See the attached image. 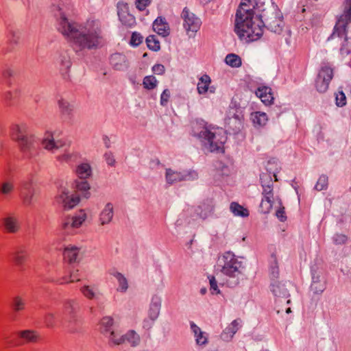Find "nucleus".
I'll use <instances>...</instances> for the list:
<instances>
[{
	"label": "nucleus",
	"mask_w": 351,
	"mask_h": 351,
	"mask_svg": "<svg viewBox=\"0 0 351 351\" xmlns=\"http://www.w3.org/2000/svg\"><path fill=\"white\" fill-rule=\"evenodd\" d=\"M264 27L280 34L283 27L282 16L274 6L268 8L261 0H243L236 12L234 32L246 43L258 40Z\"/></svg>",
	"instance_id": "obj_1"
},
{
	"label": "nucleus",
	"mask_w": 351,
	"mask_h": 351,
	"mask_svg": "<svg viewBox=\"0 0 351 351\" xmlns=\"http://www.w3.org/2000/svg\"><path fill=\"white\" fill-rule=\"evenodd\" d=\"M51 12L57 18L58 31L71 43L77 51L100 48L104 43V34L97 21L77 23L67 18L60 5H53Z\"/></svg>",
	"instance_id": "obj_2"
},
{
	"label": "nucleus",
	"mask_w": 351,
	"mask_h": 351,
	"mask_svg": "<svg viewBox=\"0 0 351 351\" xmlns=\"http://www.w3.org/2000/svg\"><path fill=\"white\" fill-rule=\"evenodd\" d=\"M351 23V0H345L343 13L338 18L330 38L341 39L340 53L343 56L351 52V38L348 36L349 25Z\"/></svg>",
	"instance_id": "obj_3"
},
{
	"label": "nucleus",
	"mask_w": 351,
	"mask_h": 351,
	"mask_svg": "<svg viewBox=\"0 0 351 351\" xmlns=\"http://www.w3.org/2000/svg\"><path fill=\"white\" fill-rule=\"evenodd\" d=\"M218 267L221 272L227 276L230 283L237 285L243 276V262L232 252H226L218 259Z\"/></svg>",
	"instance_id": "obj_4"
},
{
	"label": "nucleus",
	"mask_w": 351,
	"mask_h": 351,
	"mask_svg": "<svg viewBox=\"0 0 351 351\" xmlns=\"http://www.w3.org/2000/svg\"><path fill=\"white\" fill-rule=\"evenodd\" d=\"M41 143L44 149L53 154L59 149L64 148V153L56 157L60 162L72 163L76 162L78 158V154L76 152H69L66 149L69 144L64 139L58 138L56 132H47L43 138Z\"/></svg>",
	"instance_id": "obj_5"
},
{
	"label": "nucleus",
	"mask_w": 351,
	"mask_h": 351,
	"mask_svg": "<svg viewBox=\"0 0 351 351\" xmlns=\"http://www.w3.org/2000/svg\"><path fill=\"white\" fill-rule=\"evenodd\" d=\"M11 136L25 157L33 158L36 155L35 138L29 133V128L26 124L22 123L13 126Z\"/></svg>",
	"instance_id": "obj_6"
},
{
	"label": "nucleus",
	"mask_w": 351,
	"mask_h": 351,
	"mask_svg": "<svg viewBox=\"0 0 351 351\" xmlns=\"http://www.w3.org/2000/svg\"><path fill=\"white\" fill-rule=\"evenodd\" d=\"M195 136L202 143L207 152H220L223 149V144L227 140L224 132L219 129H209L204 127Z\"/></svg>",
	"instance_id": "obj_7"
},
{
	"label": "nucleus",
	"mask_w": 351,
	"mask_h": 351,
	"mask_svg": "<svg viewBox=\"0 0 351 351\" xmlns=\"http://www.w3.org/2000/svg\"><path fill=\"white\" fill-rule=\"evenodd\" d=\"M271 172L263 173L260 176L262 186V199L260 204V210L263 213H268L272 208L274 197V182L271 176Z\"/></svg>",
	"instance_id": "obj_8"
},
{
	"label": "nucleus",
	"mask_w": 351,
	"mask_h": 351,
	"mask_svg": "<svg viewBox=\"0 0 351 351\" xmlns=\"http://www.w3.org/2000/svg\"><path fill=\"white\" fill-rule=\"evenodd\" d=\"M86 217V213L84 210H80L75 215L66 217L62 222V230L66 234H73L75 232V230L82 225Z\"/></svg>",
	"instance_id": "obj_9"
},
{
	"label": "nucleus",
	"mask_w": 351,
	"mask_h": 351,
	"mask_svg": "<svg viewBox=\"0 0 351 351\" xmlns=\"http://www.w3.org/2000/svg\"><path fill=\"white\" fill-rule=\"evenodd\" d=\"M182 18L183 19V27L185 29L187 35L193 37L195 34L199 29L202 21L199 18L196 16L195 14L190 12L186 8L182 10Z\"/></svg>",
	"instance_id": "obj_10"
},
{
	"label": "nucleus",
	"mask_w": 351,
	"mask_h": 351,
	"mask_svg": "<svg viewBox=\"0 0 351 351\" xmlns=\"http://www.w3.org/2000/svg\"><path fill=\"white\" fill-rule=\"evenodd\" d=\"M64 306L65 313L68 315V325L66 326L68 332L70 333H75L77 332V329L75 326L78 325L80 323L75 315V313L80 308L79 304L75 300H67L65 301Z\"/></svg>",
	"instance_id": "obj_11"
},
{
	"label": "nucleus",
	"mask_w": 351,
	"mask_h": 351,
	"mask_svg": "<svg viewBox=\"0 0 351 351\" xmlns=\"http://www.w3.org/2000/svg\"><path fill=\"white\" fill-rule=\"evenodd\" d=\"M197 178V173L193 170L178 171L168 168L165 171V180L169 184L185 180H195Z\"/></svg>",
	"instance_id": "obj_12"
},
{
	"label": "nucleus",
	"mask_w": 351,
	"mask_h": 351,
	"mask_svg": "<svg viewBox=\"0 0 351 351\" xmlns=\"http://www.w3.org/2000/svg\"><path fill=\"white\" fill-rule=\"evenodd\" d=\"M20 195L23 204L26 206H30L37 200L38 191L34 188L32 181L25 180L21 184Z\"/></svg>",
	"instance_id": "obj_13"
},
{
	"label": "nucleus",
	"mask_w": 351,
	"mask_h": 351,
	"mask_svg": "<svg viewBox=\"0 0 351 351\" xmlns=\"http://www.w3.org/2000/svg\"><path fill=\"white\" fill-rule=\"evenodd\" d=\"M333 77V71L331 68L324 66L319 70L315 81V87L318 92L325 93Z\"/></svg>",
	"instance_id": "obj_14"
},
{
	"label": "nucleus",
	"mask_w": 351,
	"mask_h": 351,
	"mask_svg": "<svg viewBox=\"0 0 351 351\" xmlns=\"http://www.w3.org/2000/svg\"><path fill=\"white\" fill-rule=\"evenodd\" d=\"M161 304L162 299L160 296L155 295L152 298L147 312L148 318L152 322L149 323V320L145 319L143 322L144 328H151L153 323L158 319L160 312Z\"/></svg>",
	"instance_id": "obj_15"
},
{
	"label": "nucleus",
	"mask_w": 351,
	"mask_h": 351,
	"mask_svg": "<svg viewBox=\"0 0 351 351\" xmlns=\"http://www.w3.org/2000/svg\"><path fill=\"white\" fill-rule=\"evenodd\" d=\"M117 14L123 25L131 27L136 24V19L129 12V5L127 3L118 2Z\"/></svg>",
	"instance_id": "obj_16"
},
{
	"label": "nucleus",
	"mask_w": 351,
	"mask_h": 351,
	"mask_svg": "<svg viewBox=\"0 0 351 351\" xmlns=\"http://www.w3.org/2000/svg\"><path fill=\"white\" fill-rule=\"evenodd\" d=\"M312 282L311 291L314 294H321L326 288V280L322 273L319 271L312 270Z\"/></svg>",
	"instance_id": "obj_17"
},
{
	"label": "nucleus",
	"mask_w": 351,
	"mask_h": 351,
	"mask_svg": "<svg viewBox=\"0 0 351 351\" xmlns=\"http://www.w3.org/2000/svg\"><path fill=\"white\" fill-rule=\"evenodd\" d=\"M57 64L64 78L69 77V70L71 67L72 62L70 53L66 50L60 51L57 58Z\"/></svg>",
	"instance_id": "obj_18"
},
{
	"label": "nucleus",
	"mask_w": 351,
	"mask_h": 351,
	"mask_svg": "<svg viewBox=\"0 0 351 351\" xmlns=\"http://www.w3.org/2000/svg\"><path fill=\"white\" fill-rule=\"evenodd\" d=\"M291 286L289 282L273 281L270 285V290L276 298H287L289 297V288Z\"/></svg>",
	"instance_id": "obj_19"
},
{
	"label": "nucleus",
	"mask_w": 351,
	"mask_h": 351,
	"mask_svg": "<svg viewBox=\"0 0 351 351\" xmlns=\"http://www.w3.org/2000/svg\"><path fill=\"white\" fill-rule=\"evenodd\" d=\"M190 328L193 335L195 344L201 348L206 347L208 343V335L203 331L193 322H190Z\"/></svg>",
	"instance_id": "obj_20"
},
{
	"label": "nucleus",
	"mask_w": 351,
	"mask_h": 351,
	"mask_svg": "<svg viewBox=\"0 0 351 351\" xmlns=\"http://www.w3.org/2000/svg\"><path fill=\"white\" fill-rule=\"evenodd\" d=\"M59 202L65 209L73 208L80 202V197L76 194H70L66 190H63L59 195Z\"/></svg>",
	"instance_id": "obj_21"
},
{
	"label": "nucleus",
	"mask_w": 351,
	"mask_h": 351,
	"mask_svg": "<svg viewBox=\"0 0 351 351\" xmlns=\"http://www.w3.org/2000/svg\"><path fill=\"white\" fill-rule=\"evenodd\" d=\"M110 64L117 71H125L128 67V62L125 56L121 53H114L110 59Z\"/></svg>",
	"instance_id": "obj_22"
},
{
	"label": "nucleus",
	"mask_w": 351,
	"mask_h": 351,
	"mask_svg": "<svg viewBox=\"0 0 351 351\" xmlns=\"http://www.w3.org/2000/svg\"><path fill=\"white\" fill-rule=\"evenodd\" d=\"M80 291L89 300H99L103 295L99 287L96 285H84L80 289Z\"/></svg>",
	"instance_id": "obj_23"
},
{
	"label": "nucleus",
	"mask_w": 351,
	"mask_h": 351,
	"mask_svg": "<svg viewBox=\"0 0 351 351\" xmlns=\"http://www.w3.org/2000/svg\"><path fill=\"white\" fill-rule=\"evenodd\" d=\"M114 216V206L110 202L107 203L104 208L101 210L99 217V221L101 226H104L110 223Z\"/></svg>",
	"instance_id": "obj_24"
},
{
	"label": "nucleus",
	"mask_w": 351,
	"mask_h": 351,
	"mask_svg": "<svg viewBox=\"0 0 351 351\" xmlns=\"http://www.w3.org/2000/svg\"><path fill=\"white\" fill-rule=\"evenodd\" d=\"M153 29L159 35L164 37L167 36L170 33L169 24L165 18L158 16L153 23Z\"/></svg>",
	"instance_id": "obj_25"
},
{
	"label": "nucleus",
	"mask_w": 351,
	"mask_h": 351,
	"mask_svg": "<svg viewBox=\"0 0 351 351\" xmlns=\"http://www.w3.org/2000/svg\"><path fill=\"white\" fill-rule=\"evenodd\" d=\"M81 249L73 245H69L65 247L63 252L65 260L70 263L77 262L80 260Z\"/></svg>",
	"instance_id": "obj_26"
},
{
	"label": "nucleus",
	"mask_w": 351,
	"mask_h": 351,
	"mask_svg": "<svg viewBox=\"0 0 351 351\" xmlns=\"http://www.w3.org/2000/svg\"><path fill=\"white\" fill-rule=\"evenodd\" d=\"M5 230L9 233H16L20 229V225L16 217L8 215L3 219Z\"/></svg>",
	"instance_id": "obj_27"
},
{
	"label": "nucleus",
	"mask_w": 351,
	"mask_h": 351,
	"mask_svg": "<svg viewBox=\"0 0 351 351\" xmlns=\"http://www.w3.org/2000/svg\"><path fill=\"white\" fill-rule=\"evenodd\" d=\"M256 95L265 105H270L274 100L271 89L268 86L258 88L256 90Z\"/></svg>",
	"instance_id": "obj_28"
},
{
	"label": "nucleus",
	"mask_w": 351,
	"mask_h": 351,
	"mask_svg": "<svg viewBox=\"0 0 351 351\" xmlns=\"http://www.w3.org/2000/svg\"><path fill=\"white\" fill-rule=\"evenodd\" d=\"M58 104L62 117L66 120H71L74 110L73 104L63 99H59Z\"/></svg>",
	"instance_id": "obj_29"
},
{
	"label": "nucleus",
	"mask_w": 351,
	"mask_h": 351,
	"mask_svg": "<svg viewBox=\"0 0 351 351\" xmlns=\"http://www.w3.org/2000/svg\"><path fill=\"white\" fill-rule=\"evenodd\" d=\"M75 173L79 179L86 180L91 177L93 169L88 162H82L77 165L75 168Z\"/></svg>",
	"instance_id": "obj_30"
},
{
	"label": "nucleus",
	"mask_w": 351,
	"mask_h": 351,
	"mask_svg": "<svg viewBox=\"0 0 351 351\" xmlns=\"http://www.w3.org/2000/svg\"><path fill=\"white\" fill-rule=\"evenodd\" d=\"M240 321L239 319L233 320L231 324L227 326L221 335V338L224 341H230L239 328Z\"/></svg>",
	"instance_id": "obj_31"
},
{
	"label": "nucleus",
	"mask_w": 351,
	"mask_h": 351,
	"mask_svg": "<svg viewBox=\"0 0 351 351\" xmlns=\"http://www.w3.org/2000/svg\"><path fill=\"white\" fill-rule=\"evenodd\" d=\"M11 256L14 263L21 266L25 263L27 257L26 248L24 246H19L16 247Z\"/></svg>",
	"instance_id": "obj_32"
},
{
	"label": "nucleus",
	"mask_w": 351,
	"mask_h": 351,
	"mask_svg": "<svg viewBox=\"0 0 351 351\" xmlns=\"http://www.w3.org/2000/svg\"><path fill=\"white\" fill-rule=\"evenodd\" d=\"M18 335L25 343H36L40 339L39 334L33 330H21L19 332Z\"/></svg>",
	"instance_id": "obj_33"
},
{
	"label": "nucleus",
	"mask_w": 351,
	"mask_h": 351,
	"mask_svg": "<svg viewBox=\"0 0 351 351\" xmlns=\"http://www.w3.org/2000/svg\"><path fill=\"white\" fill-rule=\"evenodd\" d=\"M250 118L255 127L265 126L268 121L267 114L259 111L252 112Z\"/></svg>",
	"instance_id": "obj_34"
},
{
	"label": "nucleus",
	"mask_w": 351,
	"mask_h": 351,
	"mask_svg": "<svg viewBox=\"0 0 351 351\" xmlns=\"http://www.w3.org/2000/svg\"><path fill=\"white\" fill-rule=\"evenodd\" d=\"M211 84V79L209 75L204 74L199 78L197 85V90L199 95H204L208 92V86Z\"/></svg>",
	"instance_id": "obj_35"
},
{
	"label": "nucleus",
	"mask_w": 351,
	"mask_h": 351,
	"mask_svg": "<svg viewBox=\"0 0 351 351\" xmlns=\"http://www.w3.org/2000/svg\"><path fill=\"white\" fill-rule=\"evenodd\" d=\"M214 210V206L210 201L202 203L196 210L198 215L202 219L207 218Z\"/></svg>",
	"instance_id": "obj_36"
},
{
	"label": "nucleus",
	"mask_w": 351,
	"mask_h": 351,
	"mask_svg": "<svg viewBox=\"0 0 351 351\" xmlns=\"http://www.w3.org/2000/svg\"><path fill=\"white\" fill-rule=\"evenodd\" d=\"M140 342V336L133 330H129L123 335V343H128L132 347H136Z\"/></svg>",
	"instance_id": "obj_37"
},
{
	"label": "nucleus",
	"mask_w": 351,
	"mask_h": 351,
	"mask_svg": "<svg viewBox=\"0 0 351 351\" xmlns=\"http://www.w3.org/2000/svg\"><path fill=\"white\" fill-rule=\"evenodd\" d=\"M90 184L86 180H76L75 189L77 193H80L86 198L90 196Z\"/></svg>",
	"instance_id": "obj_38"
},
{
	"label": "nucleus",
	"mask_w": 351,
	"mask_h": 351,
	"mask_svg": "<svg viewBox=\"0 0 351 351\" xmlns=\"http://www.w3.org/2000/svg\"><path fill=\"white\" fill-rule=\"evenodd\" d=\"M230 211L234 216L246 217L249 216V211L247 208H244L237 202H232L230 206Z\"/></svg>",
	"instance_id": "obj_39"
},
{
	"label": "nucleus",
	"mask_w": 351,
	"mask_h": 351,
	"mask_svg": "<svg viewBox=\"0 0 351 351\" xmlns=\"http://www.w3.org/2000/svg\"><path fill=\"white\" fill-rule=\"evenodd\" d=\"M14 189V185L12 182L5 180L0 183V195L4 197H8Z\"/></svg>",
	"instance_id": "obj_40"
},
{
	"label": "nucleus",
	"mask_w": 351,
	"mask_h": 351,
	"mask_svg": "<svg viewBox=\"0 0 351 351\" xmlns=\"http://www.w3.org/2000/svg\"><path fill=\"white\" fill-rule=\"evenodd\" d=\"M113 325V319L110 317H104L102 318L100 322V331L101 333L106 335H108L112 330Z\"/></svg>",
	"instance_id": "obj_41"
},
{
	"label": "nucleus",
	"mask_w": 351,
	"mask_h": 351,
	"mask_svg": "<svg viewBox=\"0 0 351 351\" xmlns=\"http://www.w3.org/2000/svg\"><path fill=\"white\" fill-rule=\"evenodd\" d=\"M269 274L271 279V282L277 281L276 278H278L279 276V269L277 262V258L276 256L274 254L271 256L270 261V266H269Z\"/></svg>",
	"instance_id": "obj_42"
},
{
	"label": "nucleus",
	"mask_w": 351,
	"mask_h": 351,
	"mask_svg": "<svg viewBox=\"0 0 351 351\" xmlns=\"http://www.w3.org/2000/svg\"><path fill=\"white\" fill-rule=\"evenodd\" d=\"M112 275L117 279L119 284L117 290L121 292H125L128 289L127 278L122 274L117 271L114 272Z\"/></svg>",
	"instance_id": "obj_43"
},
{
	"label": "nucleus",
	"mask_w": 351,
	"mask_h": 351,
	"mask_svg": "<svg viewBox=\"0 0 351 351\" xmlns=\"http://www.w3.org/2000/svg\"><path fill=\"white\" fill-rule=\"evenodd\" d=\"M226 63L231 67L237 68L241 65V58L234 53H230L226 56Z\"/></svg>",
	"instance_id": "obj_44"
},
{
	"label": "nucleus",
	"mask_w": 351,
	"mask_h": 351,
	"mask_svg": "<svg viewBox=\"0 0 351 351\" xmlns=\"http://www.w3.org/2000/svg\"><path fill=\"white\" fill-rule=\"evenodd\" d=\"M158 84V82L154 75L145 76L143 80V87L147 90H152L155 88Z\"/></svg>",
	"instance_id": "obj_45"
},
{
	"label": "nucleus",
	"mask_w": 351,
	"mask_h": 351,
	"mask_svg": "<svg viewBox=\"0 0 351 351\" xmlns=\"http://www.w3.org/2000/svg\"><path fill=\"white\" fill-rule=\"evenodd\" d=\"M146 43L147 47L154 51H158L160 49V42L154 35L147 37Z\"/></svg>",
	"instance_id": "obj_46"
},
{
	"label": "nucleus",
	"mask_w": 351,
	"mask_h": 351,
	"mask_svg": "<svg viewBox=\"0 0 351 351\" xmlns=\"http://www.w3.org/2000/svg\"><path fill=\"white\" fill-rule=\"evenodd\" d=\"M227 123L229 125L230 128L232 130L234 133L240 131L242 127V121L237 116L230 118Z\"/></svg>",
	"instance_id": "obj_47"
},
{
	"label": "nucleus",
	"mask_w": 351,
	"mask_h": 351,
	"mask_svg": "<svg viewBox=\"0 0 351 351\" xmlns=\"http://www.w3.org/2000/svg\"><path fill=\"white\" fill-rule=\"evenodd\" d=\"M12 307L15 311H20L24 309L25 301L21 296H15L12 299Z\"/></svg>",
	"instance_id": "obj_48"
},
{
	"label": "nucleus",
	"mask_w": 351,
	"mask_h": 351,
	"mask_svg": "<svg viewBox=\"0 0 351 351\" xmlns=\"http://www.w3.org/2000/svg\"><path fill=\"white\" fill-rule=\"evenodd\" d=\"M328 184V179L326 175H322L319 176L315 186V189L317 191H322L327 189Z\"/></svg>",
	"instance_id": "obj_49"
},
{
	"label": "nucleus",
	"mask_w": 351,
	"mask_h": 351,
	"mask_svg": "<svg viewBox=\"0 0 351 351\" xmlns=\"http://www.w3.org/2000/svg\"><path fill=\"white\" fill-rule=\"evenodd\" d=\"M109 341L114 345H121L123 343V335H119L114 331H110L108 335H107Z\"/></svg>",
	"instance_id": "obj_50"
},
{
	"label": "nucleus",
	"mask_w": 351,
	"mask_h": 351,
	"mask_svg": "<svg viewBox=\"0 0 351 351\" xmlns=\"http://www.w3.org/2000/svg\"><path fill=\"white\" fill-rule=\"evenodd\" d=\"M332 242L335 245H343L348 241V237L344 234L336 233L332 237Z\"/></svg>",
	"instance_id": "obj_51"
},
{
	"label": "nucleus",
	"mask_w": 351,
	"mask_h": 351,
	"mask_svg": "<svg viewBox=\"0 0 351 351\" xmlns=\"http://www.w3.org/2000/svg\"><path fill=\"white\" fill-rule=\"evenodd\" d=\"M44 322L48 328H53L56 326V315L53 313H47L44 317Z\"/></svg>",
	"instance_id": "obj_52"
},
{
	"label": "nucleus",
	"mask_w": 351,
	"mask_h": 351,
	"mask_svg": "<svg viewBox=\"0 0 351 351\" xmlns=\"http://www.w3.org/2000/svg\"><path fill=\"white\" fill-rule=\"evenodd\" d=\"M21 33L19 30H11L9 40L12 44L16 45L19 43Z\"/></svg>",
	"instance_id": "obj_53"
},
{
	"label": "nucleus",
	"mask_w": 351,
	"mask_h": 351,
	"mask_svg": "<svg viewBox=\"0 0 351 351\" xmlns=\"http://www.w3.org/2000/svg\"><path fill=\"white\" fill-rule=\"evenodd\" d=\"M143 40V37L137 32H134L132 34L130 45L134 47L139 45Z\"/></svg>",
	"instance_id": "obj_54"
},
{
	"label": "nucleus",
	"mask_w": 351,
	"mask_h": 351,
	"mask_svg": "<svg viewBox=\"0 0 351 351\" xmlns=\"http://www.w3.org/2000/svg\"><path fill=\"white\" fill-rule=\"evenodd\" d=\"M170 96V90L169 89H165L160 95V105L162 106H166L169 100Z\"/></svg>",
	"instance_id": "obj_55"
},
{
	"label": "nucleus",
	"mask_w": 351,
	"mask_h": 351,
	"mask_svg": "<svg viewBox=\"0 0 351 351\" xmlns=\"http://www.w3.org/2000/svg\"><path fill=\"white\" fill-rule=\"evenodd\" d=\"M209 282L210 285V291L212 294H219L220 293V290L218 288L217 282L214 276H210Z\"/></svg>",
	"instance_id": "obj_56"
},
{
	"label": "nucleus",
	"mask_w": 351,
	"mask_h": 351,
	"mask_svg": "<svg viewBox=\"0 0 351 351\" xmlns=\"http://www.w3.org/2000/svg\"><path fill=\"white\" fill-rule=\"evenodd\" d=\"M336 104L338 106L340 107H342L346 104V97L342 91H340L337 94Z\"/></svg>",
	"instance_id": "obj_57"
},
{
	"label": "nucleus",
	"mask_w": 351,
	"mask_h": 351,
	"mask_svg": "<svg viewBox=\"0 0 351 351\" xmlns=\"http://www.w3.org/2000/svg\"><path fill=\"white\" fill-rule=\"evenodd\" d=\"M151 0H136V7L140 11H143L150 4Z\"/></svg>",
	"instance_id": "obj_58"
},
{
	"label": "nucleus",
	"mask_w": 351,
	"mask_h": 351,
	"mask_svg": "<svg viewBox=\"0 0 351 351\" xmlns=\"http://www.w3.org/2000/svg\"><path fill=\"white\" fill-rule=\"evenodd\" d=\"M152 71L156 75H162L165 71V68L164 65L157 64L153 66Z\"/></svg>",
	"instance_id": "obj_59"
},
{
	"label": "nucleus",
	"mask_w": 351,
	"mask_h": 351,
	"mask_svg": "<svg viewBox=\"0 0 351 351\" xmlns=\"http://www.w3.org/2000/svg\"><path fill=\"white\" fill-rule=\"evenodd\" d=\"M104 158L107 164L110 166H114L115 164V159L112 152H106L104 154Z\"/></svg>",
	"instance_id": "obj_60"
},
{
	"label": "nucleus",
	"mask_w": 351,
	"mask_h": 351,
	"mask_svg": "<svg viewBox=\"0 0 351 351\" xmlns=\"http://www.w3.org/2000/svg\"><path fill=\"white\" fill-rule=\"evenodd\" d=\"M276 217L280 221H285L287 219V217L285 213V208H280L276 213Z\"/></svg>",
	"instance_id": "obj_61"
},
{
	"label": "nucleus",
	"mask_w": 351,
	"mask_h": 351,
	"mask_svg": "<svg viewBox=\"0 0 351 351\" xmlns=\"http://www.w3.org/2000/svg\"><path fill=\"white\" fill-rule=\"evenodd\" d=\"M14 71L12 69L8 68V67L5 68L2 71V75L5 79L12 77L14 75Z\"/></svg>",
	"instance_id": "obj_62"
},
{
	"label": "nucleus",
	"mask_w": 351,
	"mask_h": 351,
	"mask_svg": "<svg viewBox=\"0 0 351 351\" xmlns=\"http://www.w3.org/2000/svg\"><path fill=\"white\" fill-rule=\"evenodd\" d=\"M19 93V90H16L14 93L12 92H7L5 95V99L8 101H10L11 102L12 100L14 98V94H17Z\"/></svg>",
	"instance_id": "obj_63"
},
{
	"label": "nucleus",
	"mask_w": 351,
	"mask_h": 351,
	"mask_svg": "<svg viewBox=\"0 0 351 351\" xmlns=\"http://www.w3.org/2000/svg\"><path fill=\"white\" fill-rule=\"evenodd\" d=\"M77 271H76L75 272H73L71 274V280H70V282H75V281H79L80 279L77 278Z\"/></svg>",
	"instance_id": "obj_64"
}]
</instances>
